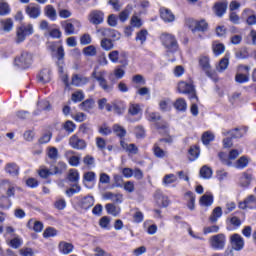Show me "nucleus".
Segmentation results:
<instances>
[{"instance_id":"nucleus-25","label":"nucleus","mask_w":256,"mask_h":256,"mask_svg":"<svg viewBox=\"0 0 256 256\" xmlns=\"http://www.w3.org/2000/svg\"><path fill=\"white\" fill-rule=\"evenodd\" d=\"M251 181H253V174L249 172H243L239 178L241 187H249V185H251Z\"/></svg>"},{"instance_id":"nucleus-64","label":"nucleus","mask_w":256,"mask_h":256,"mask_svg":"<svg viewBox=\"0 0 256 256\" xmlns=\"http://www.w3.org/2000/svg\"><path fill=\"white\" fill-rule=\"evenodd\" d=\"M248 45H256V31L251 30L247 36Z\"/></svg>"},{"instance_id":"nucleus-20","label":"nucleus","mask_w":256,"mask_h":256,"mask_svg":"<svg viewBox=\"0 0 256 256\" xmlns=\"http://www.w3.org/2000/svg\"><path fill=\"white\" fill-rule=\"evenodd\" d=\"M160 17L165 23H173L175 21V14L167 8H160Z\"/></svg>"},{"instance_id":"nucleus-10","label":"nucleus","mask_w":256,"mask_h":256,"mask_svg":"<svg viewBox=\"0 0 256 256\" xmlns=\"http://www.w3.org/2000/svg\"><path fill=\"white\" fill-rule=\"evenodd\" d=\"M89 21L93 25H101L105 21V13L101 10H92L89 14Z\"/></svg>"},{"instance_id":"nucleus-32","label":"nucleus","mask_w":256,"mask_h":256,"mask_svg":"<svg viewBox=\"0 0 256 256\" xmlns=\"http://www.w3.org/2000/svg\"><path fill=\"white\" fill-rule=\"evenodd\" d=\"M5 171L9 175H12V177H17V175H19V166L15 163H8L5 166Z\"/></svg>"},{"instance_id":"nucleus-23","label":"nucleus","mask_w":256,"mask_h":256,"mask_svg":"<svg viewBox=\"0 0 256 256\" xmlns=\"http://www.w3.org/2000/svg\"><path fill=\"white\" fill-rule=\"evenodd\" d=\"M227 7H228L227 1L217 2L214 5V11L217 17H221L222 15H225V13H227Z\"/></svg>"},{"instance_id":"nucleus-62","label":"nucleus","mask_w":256,"mask_h":256,"mask_svg":"<svg viewBox=\"0 0 256 256\" xmlns=\"http://www.w3.org/2000/svg\"><path fill=\"white\" fill-rule=\"evenodd\" d=\"M63 128L65 129V131H67V133H73L77 126L75 125V123H73V121L67 120L64 123Z\"/></svg>"},{"instance_id":"nucleus-63","label":"nucleus","mask_w":256,"mask_h":256,"mask_svg":"<svg viewBox=\"0 0 256 256\" xmlns=\"http://www.w3.org/2000/svg\"><path fill=\"white\" fill-rule=\"evenodd\" d=\"M189 159L190 161H195L196 159L199 158V148L197 147H191L189 149Z\"/></svg>"},{"instance_id":"nucleus-8","label":"nucleus","mask_w":256,"mask_h":256,"mask_svg":"<svg viewBox=\"0 0 256 256\" xmlns=\"http://www.w3.org/2000/svg\"><path fill=\"white\" fill-rule=\"evenodd\" d=\"M69 145L72 147V149H76L78 151H83V149L87 148V142L79 138L77 134H74L69 138Z\"/></svg>"},{"instance_id":"nucleus-14","label":"nucleus","mask_w":256,"mask_h":256,"mask_svg":"<svg viewBox=\"0 0 256 256\" xmlns=\"http://www.w3.org/2000/svg\"><path fill=\"white\" fill-rule=\"evenodd\" d=\"M148 121H151L152 123H156L157 129H166L167 124H165L163 121H161V115L157 112H150L147 114Z\"/></svg>"},{"instance_id":"nucleus-6","label":"nucleus","mask_w":256,"mask_h":256,"mask_svg":"<svg viewBox=\"0 0 256 256\" xmlns=\"http://www.w3.org/2000/svg\"><path fill=\"white\" fill-rule=\"evenodd\" d=\"M225 243H227V238L225 234H216L210 237L209 245L212 249L216 251H221V249H225Z\"/></svg>"},{"instance_id":"nucleus-47","label":"nucleus","mask_w":256,"mask_h":256,"mask_svg":"<svg viewBox=\"0 0 256 256\" xmlns=\"http://www.w3.org/2000/svg\"><path fill=\"white\" fill-rule=\"evenodd\" d=\"M186 197H188V203H187V207L188 209H190V211H194L195 210V194L191 191L186 193Z\"/></svg>"},{"instance_id":"nucleus-9","label":"nucleus","mask_w":256,"mask_h":256,"mask_svg":"<svg viewBox=\"0 0 256 256\" xmlns=\"http://www.w3.org/2000/svg\"><path fill=\"white\" fill-rule=\"evenodd\" d=\"M90 79L87 76L81 74H73L71 77L70 85L73 87H85L89 83Z\"/></svg>"},{"instance_id":"nucleus-46","label":"nucleus","mask_w":256,"mask_h":256,"mask_svg":"<svg viewBox=\"0 0 256 256\" xmlns=\"http://www.w3.org/2000/svg\"><path fill=\"white\" fill-rule=\"evenodd\" d=\"M38 175L41 177V179H48L51 177V175H53V172H51V170H49L47 167L41 166L38 170Z\"/></svg>"},{"instance_id":"nucleus-48","label":"nucleus","mask_w":256,"mask_h":256,"mask_svg":"<svg viewBox=\"0 0 256 256\" xmlns=\"http://www.w3.org/2000/svg\"><path fill=\"white\" fill-rule=\"evenodd\" d=\"M130 25L136 29H139L143 27V21L141 18H139V16L134 14L130 19Z\"/></svg>"},{"instance_id":"nucleus-16","label":"nucleus","mask_w":256,"mask_h":256,"mask_svg":"<svg viewBox=\"0 0 256 256\" xmlns=\"http://www.w3.org/2000/svg\"><path fill=\"white\" fill-rule=\"evenodd\" d=\"M231 245L235 251H241L245 247V240L239 234H234L231 236Z\"/></svg>"},{"instance_id":"nucleus-56","label":"nucleus","mask_w":256,"mask_h":256,"mask_svg":"<svg viewBox=\"0 0 256 256\" xmlns=\"http://www.w3.org/2000/svg\"><path fill=\"white\" fill-rule=\"evenodd\" d=\"M177 181V176L175 174H167L164 176L162 183L163 185H171L172 183H175Z\"/></svg>"},{"instance_id":"nucleus-40","label":"nucleus","mask_w":256,"mask_h":256,"mask_svg":"<svg viewBox=\"0 0 256 256\" xmlns=\"http://www.w3.org/2000/svg\"><path fill=\"white\" fill-rule=\"evenodd\" d=\"M93 107H95V100L93 99H87L84 102H82L80 104V109L82 111H91V109H93Z\"/></svg>"},{"instance_id":"nucleus-31","label":"nucleus","mask_w":256,"mask_h":256,"mask_svg":"<svg viewBox=\"0 0 256 256\" xmlns=\"http://www.w3.org/2000/svg\"><path fill=\"white\" fill-rule=\"evenodd\" d=\"M223 216V209L221 207H216L213 209L212 214L209 217L211 223H217L220 217Z\"/></svg>"},{"instance_id":"nucleus-58","label":"nucleus","mask_w":256,"mask_h":256,"mask_svg":"<svg viewBox=\"0 0 256 256\" xmlns=\"http://www.w3.org/2000/svg\"><path fill=\"white\" fill-rule=\"evenodd\" d=\"M62 27L67 35H73L75 33V26L70 22H63Z\"/></svg>"},{"instance_id":"nucleus-26","label":"nucleus","mask_w":256,"mask_h":256,"mask_svg":"<svg viewBox=\"0 0 256 256\" xmlns=\"http://www.w3.org/2000/svg\"><path fill=\"white\" fill-rule=\"evenodd\" d=\"M44 14L50 21H57V10L53 5H46L44 8Z\"/></svg>"},{"instance_id":"nucleus-39","label":"nucleus","mask_w":256,"mask_h":256,"mask_svg":"<svg viewBox=\"0 0 256 256\" xmlns=\"http://www.w3.org/2000/svg\"><path fill=\"white\" fill-rule=\"evenodd\" d=\"M212 176H213V170L207 165H204L200 169V177H202V179H211Z\"/></svg>"},{"instance_id":"nucleus-28","label":"nucleus","mask_w":256,"mask_h":256,"mask_svg":"<svg viewBox=\"0 0 256 256\" xmlns=\"http://www.w3.org/2000/svg\"><path fill=\"white\" fill-rule=\"evenodd\" d=\"M104 199L113 201V203H123V194H115L113 192H106L104 194Z\"/></svg>"},{"instance_id":"nucleus-2","label":"nucleus","mask_w":256,"mask_h":256,"mask_svg":"<svg viewBox=\"0 0 256 256\" xmlns=\"http://www.w3.org/2000/svg\"><path fill=\"white\" fill-rule=\"evenodd\" d=\"M160 41L168 53H175L179 49L177 38L173 34L163 33L160 36Z\"/></svg>"},{"instance_id":"nucleus-3","label":"nucleus","mask_w":256,"mask_h":256,"mask_svg":"<svg viewBox=\"0 0 256 256\" xmlns=\"http://www.w3.org/2000/svg\"><path fill=\"white\" fill-rule=\"evenodd\" d=\"M33 24L24 25L22 24L20 27L16 30V43H23L29 35H33Z\"/></svg>"},{"instance_id":"nucleus-12","label":"nucleus","mask_w":256,"mask_h":256,"mask_svg":"<svg viewBox=\"0 0 256 256\" xmlns=\"http://www.w3.org/2000/svg\"><path fill=\"white\" fill-rule=\"evenodd\" d=\"M169 143L168 139H160L158 142H156L153 146V153L158 159H164V157H167V150H163L161 148L162 143Z\"/></svg>"},{"instance_id":"nucleus-38","label":"nucleus","mask_w":256,"mask_h":256,"mask_svg":"<svg viewBox=\"0 0 256 256\" xmlns=\"http://www.w3.org/2000/svg\"><path fill=\"white\" fill-rule=\"evenodd\" d=\"M94 181H97V174L93 171L85 172L83 174V183H94Z\"/></svg>"},{"instance_id":"nucleus-15","label":"nucleus","mask_w":256,"mask_h":256,"mask_svg":"<svg viewBox=\"0 0 256 256\" xmlns=\"http://www.w3.org/2000/svg\"><path fill=\"white\" fill-rule=\"evenodd\" d=\"M25 13L30 19H37L41 16V7L38 5L30 4L26 6Z\"/></svg>"},{"instance_id":"nucleus-30","label":"nucleus","mask_w":256,"mask_h":256,"mask_svg":"<svg viewBox=\"0 0 256 256\" xmlns=\"http://www.w3.org/2000/svg\"><path fill=\"white\" fill-rule=\"evenodd\" d=\"M1 27L5 33H10V31H13L14 23L13 19L7 18L0 20Z\"/></svg>"},{"instance_id":"nucleus-33","label":"nucleus","mask_w":256,"mask_h":256,"mask_svg":"<svg viewBox=\"0 0 256 256\" xmlns=\"http://www.w3.org/2000/svg\"><path fill=\"white\" fill-rule=\"evenodd\" d=\"M112 107L114 113H116L117 115H123V113H125V104L122 101L112 102Z\"/></svg>"},{"instance_id":"nucleus-18","label":"nucleus","mask_w":256,"mask_h":256,"mask_svg":"<svg viewBox=\"0 0 256 256\" xmlns=\"http://www.w3.org/2000/svg\"><path fill=\"white\" fill-rule=\"evenodd\" d=\"M239 209H256V197L248 196L243 202L239 203Z\"/></svg>"},{"instance_id":"nucleus-59","label":"nucleus","mask_w":256,"mask_h":256,"mask_svg":"<svg viewBox=\"0 0 256 256\" xmlns=\"http://www.w3.org/2000/svg\"><path fill=\"white\" fill-rule=\"evenodd\" d=\"M213 53L216 55V57H219V55H223L225 53V45L218 43L213 45Z\"/></svg>"},{"instance_id":"nucleus-57","label":"nucleus","mask_w":256,"mask_h":256,"mask_svg":"<svg viewBox=\"0 0 256 256\" xmlns=\"http://www.w3.org/2000/svg\"><path fill=\"white\" fill-rule=\"evenodd\" d=\"M47 155L52 161H57V159H59V150H57L55 147H50L48 149Z\"/></svg>"},{"instance_id":"nucleus-50","label":"nucleus","mask_w":256,"mask_h":256,"mask_svg":"<svg viewBox=\"0 0 256 256\" xmlns=\"http://www.w3.org/2000/svg\"><path fill=\"white\" fill-rule=\"evenodd\" d=\"M223 135H230L231 139H241V137H243V133H241L239 128H235L228 132H223Z\"/></svg>"},{"instance_id":"nucleus-34","label":"nucleus","mask_w":256,"mask_h":256,"mask_svg":"<svg viewBox=\"0 0 256 256\" xmlns=\"http://www.w3.org/2000/svg\"><path fill=\"white\" fill-rule=\"evenodd\" d=\"M112 129H113V133H115V135L120 139H123V137L127 135V130L119 124H114Z\"/></svg>"},{"instance_id":"nucleus-7","label":"nucleus","mask_w":256,"mask_h":256,"mask_svg":"<svg viewBox=\"0 0 256 256\" xmlns=\"http://www.w3.org/2000/svg\"><path fill=\"white\" fill-rule=\"evenodd\" d=\"M108 58L112 63H121V65H127V53L113 50L108 54Z\"/></svg>"},{"instance_id":"nucleus-36","label":"nucleus","mask_w":256,"mask_h":256,"mask_svg":"<svg viewBox=\"0 0 256 256\" xmlns=\"http://www.w3.org/2000/svg\"><path fill=\"white\" fill-rule=\"evenodd\" d=\"M68 181L74 184H79V170L70 169L68 173Z\"/></svg>"},{"instance_id":"nucleus-4","label":"nucleus","mask_w":256,"mask_h":256,"mask_svg":"<svg viewBox=\"0 0 256 256\" xmlns=\"http://www.w3.org/2000/svg\"><path fill=\"white\" fill-rule=\"evenodd\" d=\"M178 91L179 93H183L185 95H189V99L193 101V99H196V101L199 100L197 98V93L195 92V86H193V83L181 81L178 83Z\"/></svg>"},{"instance_id":"nucleus-43","label":"nucleus","mask_w":256,"mask_h":256,"mask_svg":"<svg viewBox=\"0 0 256 256\" xmlns=\"http://www.w3.org/2000/svg\"><path fill=\"white\" fill-rule=\"evenodd\" d=\"M227 67H229V57L225 56L220 60L218 66H216V69L219 71V73H223Z\"/></svg>"},{"instance_id":"nucleus-1","label":"nucleus","mask_w":256,"mask_h":256,"mask_svg":"<svg viewBox=\"0 0 256 256\" xmlns=\"http://www.w3.org/2000/svg\"><path fill=\"white\" fill-rule=\"evenodd\" d=\"M106 76H107V71L105 70L99 71L98 66L94 67L91 73L92 79H95L98 82L99 87H101L105 93H111L113 92L114 87H113V84H109V81H107V78H105Z\"/></svg>"},{"instance_id":"nucleus-45","label":"nucleus","mask_w":256,"mask_h":256,"mask_svg":"<svg viewBox=\"0 0 256 256\" xmlns=\"http://www.w3.org/2000/svg\"><path fill=\"white\" fill-rule=\"evenodd\" d=\"M149 35V32L145 29L140 30L136 34L135 41H140L141 45L147 41V36Z\"/></svg>"},{"instance_id":"nucleus-19","label":"nucleus","mask_w":256,"mask_h":256,"mask_svg":"<svg viewBox=\"0 0 256 256\" xmlns=\"http://www.w3.org/2000/svg\"><path fill=\"white\" fill-rule=\"evenodd\" d=\"M1 191H6L7 197H13V195H15V187L11 185L9 180L0 181V192Z\"/></svg>"},{"instance_id":"nucleus-53","label":"nucleus","mask_w":256,"mask_h":256,"mask_svg":"<svg viewBox=\"0 0 256 256\" xmlns=\"http://www.w3.org/2000/svg\"><path fill=\"white\" fill-rule=\"evenodd\" d=\"M101 47L104 49V51H111V49H113L115 46L111 39L104 38L101 40Z\"/></svg>"},{"instance_id":"nucleus-41","label":"nucleus","mask_w":256,"mask_h":256,"mask_svg":"<svg viewBox=\"0 0 256 256\" xmlns=\"http://www.w3.org/2000/svg\"><path fill=\"white\" fill-rule=\"evenodd\" d=\"M160 111H170L171 107H173V102H171V99L167 98L164 100H161L159 102Z\"/></svg>"},{"instance_id":"nucleus-22","label":"nucleus","mask_w":256,"mask_h":256,"mask_svg":"<svg viewBox=\"0 0 256 256\" xmlns=\"http://www.w3.org/2000/svg\"><path fill=\"white\" fill-rule=\"evenodd\" d=\"M27 227L31 231H35V233H41V231H43V222L30 219L27 223Z\"/></svg>"},{"instance_id":"nucleus-11","label":"nucleus","mask_w":256,"mask_h":256,"mask_svg":"<svg viewBox=\"0 0 256 256\" xmlns=\"http://www.w3.org/2000/svg\"><path fill=\"white\" fill-rule=\"evenodd\" d=\"M97 32L100 33L102 37H108L109 39H114V41L121 39V34L115 29L101 28Z\"/></svg>"},{"instance_id":"nucleus-13","label":"nucleus","mask_w":256,"mask_h":256,"mask_svg":"<svg viewBox=\"0 0 256 256\" xmlns=\"http://www.w3.org/2000/svg\"><path fill=\"white\" fill-rule=\"evenodd\" d=\"M199 66L201 67L202 71L206 73L207 77H213V70L211 69L209 57L201 56L199 58Z\"/></svg>"},{"instance_id":"nucleus-21","label":"nucleus","mask_w":256,"mask_h":256,"mask_svg":"<svg viewBox=\"0 0 256 256\" xmlns=\"http://www.w3.org/2000/svg\"><path fill=\"white\" fill-rule=\"evenodd\" d=\"M243 19H246L247 25L256 24V14L251 9H245L242 13Z\"/></svg>"},{"instance_id":"nucleus-52","label":"nucleus","mask_w":256,"mask_h":256,"mask_svg":"<svg viewBox=\"0 0 256 256\" xmlns=\"http://www.w3.org/2000/svg\"><path fill=\"white\" fill-rule=\"evenodd\" d=\"M81 192V186L79 184H73L69 189L66 190V195L68 197H73V195Z\"/></svg>"},{"instance_id":"nucleus-5","label":"nucleus","mask_w":256,"mask_h":256,"mask_svg":"<svg viewBox=\"0 0 256 256\" xmlns=\"http://www.w3.org/2000/svg\"><path fill=\"white\" fill-rule=\"evenodd\" d=\"M33 61V55L29 52H22L20 56H17L14 60V65L20 69H27Z\"/></svg>"},{"instance_id":"nucleus-54","label":"nucleus","mask_w":256,"mask_h":256,"mask_svg":"<svg viewBox=\"0 0 256 256\" xmlns=\"http://www.w3.org/2000/svg\"><path fill=\"white\" fill-rule=\"evenodd\" d=\"M11 13V8L7 2L0 3V16L5 17V15H9Z\"/></svg>"},{"instance_id":"nucleus-49","label":"nucleus","mask_w":256,"mask_h":256,"mask_svg":"<svg viewBox=\"0 0 256 256\" xmlns=\"http://www.w3.org/2000/svg\"><path fill=\"white\" fill-rule=\"evenodd\" d=\"M71 99L74 103H81L85 99V93H83V90H78L72 94Z\"/></svg>"},{"instance_id":"nucleus-55","label":"nucleus","mask_w":256,"mask_h":256,"mask_svg":"<svg viewBox=\"0 0 256 256\" xmlns=\"http://www.w3.org/2000/svg\"><path fill=\"white\" fill-rule=\"evenodd\" d=\"M83 53L86 57H95L97 55V48L93 45L87 46L83 49Z\"/></svg>"},{"instance_id":"nucleus-61","label":"nucleus","mask_w":256,"mask_h":256,"mask_svg":"<svg viewBox=\"0 0 256 256\" xmlns=\"http://www.w3.org/2000/svg\"><path fill=\"white\" fill-rule=\"evenodd\" d=\"M66 170H67V164L65 162H58L57 166L54 167V175H59Z\"/></svg>"},{"instance_id":"nucleus-17","label":"nucleus","mask_w":256,"mask_h":256,"mask_svg":"<svg viewBox=\"0 0 256 256\" xmlns=\"http://www.w3.org/2000/svg\"><path fill=\"white\" fill-rule=\"evenodd\" d=\"M190 23L194 25V27L191 28V31L194 33H197V31H200L201 33H205V31L209 29V24H207L205 20H200V21L190 20Z\"/></svg>"},{"instance_id":"nucleus-44","label":"nucleus","mask_w":256,"mask_h":256,"mask_svg":"<svg viewBox=\"0 0 256 256\" xmlns=\"http://www.w3.org/2000/svg\"><path fill=\"white\" fill-rule=\"evenodd\" d=\"M200 204L204 205V207H211L213 205V195H203L200 198Z\"/></svg>"},{"instance_id":"nucleus-29","label":"nucleus","mask_w":256,"mask_h":256,"mask_svg":"<svg viewBox=\"0 0 256 256\" xmlns=\"http://www.w3.org/2000/svg\"><path fill=\"white\" fill-rule=\"evenodd\" d=\"M40 83H49L51 81V70L48 68L43 69L38 75Z\"/></svg>"},{"instance_id":"nucleus-37","label":"nucleus","mask_w":256,"mask_h":256,"mask_svg":"<svg viewBox=\"0 0 256 256\" xmlns=\"http://www.w3.org/2000/svg\"><path fill=\"white\" fill-rule=\"evenodd\" d=\"M106 211L109 215H113V217H117L119 213H121V208L115 206V204H106Z\"/></svg>"},{"instance_id":"nucleus-60","label":"nucleus","mask_w":256,"mask_h":256,"mask_svg":"<svg viewBox=\"0 0 256 256\" xmlns=\"http://www.w3.org/2000/svg\"><path fill=\"white\" fill-rule=\"evenodd\" d=\"M236 83H248L249 81V74L237 73L235 76Z\"/></svg>"},{"instance_id":"nucleus-42","label":"nucleus","mask_w":256,"mask_h":256,"mask_svg":"<svg viewBox=\"0 0 256 256\" xmlns=\"http://www.w3.org/2000/svg\"><path fill=\"white\" fill-rule=\"evenodd\" d=\"M249 165V158L247 156H241L236 162H235V168L236 169H245Z\"/></svg>"},{"instance_id":"nucleus-24","label":"nucleus","mask_w":256,"mask_h":256,"mask_svg":"<svg viewBox=\"0 0 256 256\" xmlns=\"http://www.w3.org/2000/svg\"><path fill=\"white\" fill-rule=\"evenodd\" d=\"M58 248L62 255H69L70 253H73V249H75L71 243L65 241L60 242Z\"/></svg>"},{"instance_id":"nucleus-27","label":"nucleus","mask_w":256,"mask_h":256,"mask_svg":"<svg viewBox=\"0 0 256 256\" xmlns=\"http://www.w3.org/2000/svg\"><path fill=\"white\" fill-rule=\"evenodd\" d=\"M93 205H95V198L93 196H85L80 201L81 208L85 209V210L91 209V207H93Z\"/></svg>"},{"instance_id":"nucleus-35","label":"nucleus","mask_w":256,"mask_h":256,"mask_svg":"<svg viewBox=\"0 0 256 256\" xmlns=\"http://www.w3.org/2000/svg\"><path fill=\"white\" fill-rule=\"evenodd\" d=\"M173 106L177 111H187V102L183 98H178Z\"/></svg>"},{"instance_id":"nucleus-51","label":"nucleus","mask_w":256,"mask_h":256,"mask_svg":"<svg viewBox=\"0 0 256 256\" xmlns=\"http://www.w3.org/2000/svg\"><path fill=\"white\" fill-rule=\"evenodd\" d=\"M214 139L215 135L209 131L204 132L202 135V143L204 145H209V143H211V141H214Z\"/></svg>"}]
</instances>
